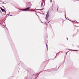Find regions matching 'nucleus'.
<instances>
[{
  "mask_svg": "<svg viewBox=\"0 0 79 79\" xmlns=\"http://www.w3.org/2000/svg\"><path fill=\"white\" fill-rule=\"evenodd\" d=\"M50 15V13L49 12V11H48L47 14H46V19H48V18H49V16Z\"/></svg>",
  "mask_w": 79,
  "mask_h": 79,
  "instance_id": "1",
  "label": "nucleus"
},
{
  "mask_svg": "<svg viewBox=\"0 0 79 79\" xmlns=\"http://www.w3.org/2000/svg\"><path fill=\"white\" fill-rule=\"evenodd\" d=\"M31 8V7H28L27 8H25L23 9L22 10V11H28V10H29V9H30Z\"/></svg>",
  "mask_w": 79,
  "mask_h": 79,
  "instance_id": "2",
  "label": "nucleus"
},
{
  "mask_svg": "<svg viewBox=\"0 0 79 79\" xmlns=\"http://www.w3.org/2000/svg\"><path fill=\"white\" fill-rule=\"evenodd\" d=\"M0 8L1 9V11H3V12H5V13H6V11H5V10L4 9L2 8V7H0Z\"/></svg>",
  "mask_w": 79,
  "mask_h": 79,
  "instance_id": "3",
  "label": "nucleus"
},
{
  "mask_svg": "<svg viewBox=\"0 0 79 79\" xmlns=\"http://www.w3.org/2000/svg\"><path fill=\"white\" fill-rule=\"evenodd\" d=\"M69 50H70V51H78V50H73L72 49H68Z\"/></svg>",
  "mask_w": 79,
  "mask_h": 79,
  "instance_id": "4",
  "label": "nucleus"
},
{
  "mask_svg": "<svg viewBox=\"0 0 79 79\" xmlns=\"http://www.w3.org/2000/svg\"><path fill=\"white\" fill-rule=\"evenodd\" d=\"M46 45L48 50V46L47 45V44H46Z\"/></svg>",
  "mask_w": 79,
  "mask_h": 79,
  "instance_id": "5",
  "label": "nucleus"
},
{
  "mask_svg": "<svg viewBox=\"0 0 79 79\" xmlns=\"http://www.w3.org/2000/svg\"><path fill=\"white\" fill-rule=\"evenodd\" d=\"M45 24H46V26L47 27V23L45 22Z\"/></svg>",
  "mask_w": 79,
  "mask_h": 79,
  "instance_id": "6",
  "label": "nucleus"
},
{
  "mask_svg": "<svg viewBox=\"0 0 79 79\" xmlns=\"http://www.w3.org/2000/svg\"><path fill=\"white\" fill-rule=\"evenodd\" d=\"M53 6H52V10H53Z\"/></svg>",
  "mask_w": 79,
  "mask_h": 79,
  "instance_id": "7",
  "label": "nucleus"
},
{
  "mask_svg": "<svg viewBox=\"0 0 79 79\" xmlns=\"http://www.w3.org/2000/svg\"><path fill=\"white\" fill-rule=\"evenodd\" d=\"M69 21H71V22H73V23L74 22L72 21H71V20H69Z\"/></svg>",
  "mask_w": 79,
  "mask_h": 79,
  "instance_id": "8",
  "label": "nucleus"
},
{
  "mask_svg": "<svg viewBox=\"0 0 79 79\" xmlns=\"http://www.w3.org/2000/svg\"><path fill=\"white\" fill-rule=\"evenodd\" d=\"M41 4L42 5V6H43V3H42ZM42 5H41V6H42Z\"/></svg>",
  "mask_w": 79,
  "mask_h": 79,
  "instance_id": "9",
  "label": "nucleus"
},
{
  "mask_svg": "<svg viewBox=\"0 0 79 79\" xmlns=\"http://www.w3.org/2000/svg\"><path fill=\"white\" fill-rule=\"evenodd\" d=\"M68 52H69V51H68L66 53V54H67V53H68Z\"/></svg>",
  "mask_w": 79,
  "mask_h": 79,
  "instance_id": "10",
  "label": "nucleus"
},
{
  "mask_svg": "<svg viewBox=\"0 0 79 79\" xmlns=\"http://www.w3.org/2000/svg\"><path fill=\"white\" fill-rule=\"evenodd\" d=\"M39 10H42V9Z\"/></svg>",
  "mask_w": 79,
  "mask_h": 79,
  "instance_id": "11",
  "label": "nucleus"
},
{
  "mask_svg": "<svg viewBox=\"0 0 79 79\" xmlns=\"http://www.w3.org/2000/svg\"><path fill=\"white\" fill-rule=\"evenodd\" d=\"M66 15H65V17H66Z\"/></svg>",
  "mask_w": 79,
  "mask_h": 79,
  "instance_id": "12",
  "label": "nucleus"
},
{
  "mask_svg": "<svg viewBox=\"0 0 79 79\" xmlns=\"http://www.w3.org/2000/svg\"><path fill=\"white\" fill-rule=\"evenodd\" d=\"M50 2H52V0H50Z\"/></svg>",
  "mask_w": 79,
  "mask_h": 79,
  "instance_id": "13",
  "label": "nucleus"
},
{
  "mask_svg": "<svg viewBox=\"0 0 79 79\" xmlns=\"http://www.w3.org/2000/svg\"><path fill=\"white\" fill-rule=\"evenodd\" d=\"M10 16H13L11 15H10Z\"/></svg>",
  "mask_w": 79,
  "mask_h": 79,
  "instance_id": "14",
  "label": "nucleus"
},
{
  "mask_svg": "<svg viewBox=\"0 0 79 79\" xmlns=\"http://www.w3.org/2000/svg\"><path fill=\"white\" fill-rule=\"evenodd\" d=\"M57 57H56H56H55V58H57Z\"/></svg>",
  "mask_w": 79,
  "mask_h": 79,
  "instance_id": "15",
  "label": "nucleus"
},
{
  "mask_svg": "<svg viewBox=\"0 0 79 79\" xmlns=\"http://www.w3.org/2000/svg\"><path fill=\"white\" fill-rule=\"evenodd\" d=\"M0 2H1V0H0Z\"/></svg>",
  "mask_w": 79,
  "mask_h": 79,
  "instance_id": "16",
  "label": "nucleus"
},
{
  "mask_svg": "<svg viewBox=\"0 0 79 79\" xmlns=\"http://www.w3.org/2000/svg\"><path fill=\"white\" fill-rule=\"evenodd\" d=\"M0 13H1V11L0 10Z\"/></svg>",
  "mask_w": 79,
  "mask_h": 79,
  "instance_id": "17",
  "label": "nucleus"
},
{
  "mask_svg": "<svg viewBox=\"0 0 79 79\" xmlns=\"http://www.w3.org/2000/svg\"><path fill=\"white\" fill-rule=\"evenodd\" d=\"M58 9H57V11H58Z\"/></svg>",
  "mask_w": 79,
  "mask_h": 79,
  "instance_id": "18",
  "label": "nucleus"
},
{
  "mask_svg": "<svg viewBox=\"0 0 79 79\" xmlns=\"http://www.w3.org/2000/svg\"><path fill=\"white\" fill-rule=\"evenodd\" d=\"M41 11L42 12H42V11Z\"/></svg>",
  "mask_w": 79,
  "mask_h": 79,
  "instance_id": "19",
  "label": "nucleus"
},
{
  "mask_svg": "<svg viewBox=\"0 0 79 79\" xmlns=\"http://www.w3.org/2000/svg\"><path fill=\"white\" fill-rule=\"evenodd\" d=\"M50 22H49L48 23H49Z\"/></svg>",
  "mask_w": 79,
  "mask_h": 79,
  "instance_id": "20",
  "label": "nucleus"
},
{
  "mask_svg": "<svg viewBox=\"0 0 79 79\" xmlns=\"http://www.w3.org/2000/svg\"><path fill=\"white\" fill-rule=\"evenodd\" d=\"M73 45V46H74V45Z\"/></svg>",
  "mask_w": 79,
  "mask_h": 79,
  "instance_id": "21",
  "label": "nucleus"
},
{
  "mask_svg": "<svg viewBox=\"0 0 79 79\" xmlns=\"http://www.w3.org/2000/svg\"><path fill=\"white\" fill-rule=\"evenodd\" d=\"M3 4H4V2H3Z\"/></svg>",
  "mask_w": 79,
  "mask_h": 79,
  "instance_id": "22",
  "label": "nucleus"
},
{
  "mask_svg": "<svg viewBox=\"0 0 79 79\" xmlns=\"http://www.w3.org/2000/svg\"><path fill=\"white\" fill-rule=\"evenodd\" d=\"M30 11H32V10H30Z\"/></svg>",
  "mask_w": 79,
  "mask_h": 79,
  "instance_id": "23",
  "label": "nucleus"
},
{
  "mask_svg": "<svg viewBox=\"0 0 79 79\" xmlns=\"http://www.w3.org/2000/svg\"><path fill=\"white\" fill-rule=\"evenodd\" d=\"M68 20H69V19H68Z\"/></svg>",
  "mask_w": 79,
  "mask_h": 79,
  "instance_id": "24",
  "label": "nucleus"
},
{
  "mask_svg": "<svg viewBox=\"0 0 79 79\" xmlns=\"http://www.w3.org/2000/svg\"><path fill=\"white\" fill-rule=\"evenodd\" d=\"M42 23H43V22H42Z\"/></svg>",
  "mask_w": 79,
  "mask_h": 79,
  "instance_id": "25",
  "label": "nucleus"
},
{
  "mask_svg": "<svg viewBox=\"0 0 79 79\" xmlns=\"http://www.w3.org/2000/svg\"><path fill=\"white\" fill-rule=\"evenodd\" d=\"M6 29H7V28L6 27Z\"/></svg>",
  "mask_w": 79,
  "mask_h": 79,
  "instance_id": "26",
  "label": "nucleus"
},
{
  "mask_svg": "<svg viewBox=\"0 0 79 79\" xmlns=\"http://www.w3.org/2000/svg\"><path fill=\"white\" fill-rule=\"evenodd\" d=\"M0 24H1L0 23Z\"/></svg>",
  "mask_w": 79,
  "mask_h": 79,
  "instance_id": "27",
  "label": "nucleus"
},
{
  "mask_svg": "<svg viewBox=\"0 0 79 79\" xmlns=\"http://www.w3.org/2000/svg\"><path fill=\"white\" fill-rule=\"evenodd\" d=\"M0 4H1V3H0Z\"/></svg>",
  "mask_w": 79,
  "mask_h": 79,
  "instance_id": "28",
  "label": "nucleus"
},
{
  "mask_svg": "<svg viewBox=\"0 0 79 79\" xmlns=\"http://www.w3.org/2000/svg\"><path fill=\"white\" fill-rule=\"evenodd\" d=\"M56 55H57V54H56Z\"/></svg>",
  "mask_w": 79,
  "mask_h": 79,
  "instance_id": "29",
  "label": "nucleus"
}]
</instances>
